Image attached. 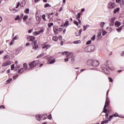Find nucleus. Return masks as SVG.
<instances>
[{"instance_id":"nucleus-34","label":"nucleus","mask_w":124,"mask_h":124,"mask_svg":"<svg viewBox=\"0 0 124 124\" xmlns=\"http://www.w3.org/2000/svg\"><path fill=\"white\" fill-rule=\"evenodd\" d=\"M80 40L75 41L73 42L74 44H79L80 43Z\"/></svg>"},{"instance_id":"nucleus-3","label":"nucleus","mask_w":124,"mask_h":124,"mask_svg":"<svg viewBox=\"0 0 124 124\" xmlns=\"http://www.w3.org/2000/svg\"><path fill=\"white\" fill-rule=\"evenodd\" d=\"M92 51H94V46L93 45L88 46L84 48V51L86 53L92 52Z\"/></svg>"},{"instance_id":"nucleus-48","label":"nucleus","mask_w":124,"mask_h":124,"mask_svg":"<svg viewBox=\"0 0 124 124\" xmlns=\"http://www.w3.org/2000/svg\"><path fill=\"white\" fill-rule=\"evenodd\" d=\"M15 64H13L11 65V70H13V69H14V66H15Z\"/></svg>"},{"instance_id":"nucleus-45","label":"nucleus","mask_w":124,"mask_h":124,"mask_svg":"<svg viewBox=\"0 0 124 124\" xmlns=\"http://www.w3.org/2000/svg\"><path fill=\"white\" fill-rule=\"evenodd\" d=\"M44 31V30H43V29H42L39 31V33L40 34V33H43Z\"/></svg>"},{"instance_id":"nucleus-23","label":"nucleus","mask_w":124,"mask_h":124,"mask_svg":"<svg viewBox=\"0 0 124 124\" xmlns=\"http://www.w3.org/2000/svg\"><path fill=\"white\" fill-rule=\"evenodd\" d=\"M47 117H48V115H47V114H44L42 116L43 120H46Z\"/></svg>"},{"instance_id":"nucleus-55","label":"nucleus","mask_w":124,"mask_h":124,"mask_svg":"<svg viewBox=\"0 0 124 124\" xmlns=\"http://www.w3.org/2000/svg\"><path fill=\"white\" fill-rule=\"evenodd\" d=\"M105 117L106 119H108V117H109V114H108V113H106L105 115Z\"/></svg>"},{"instance_id":"nucleus-40","label":"nucleus","mask_w":124,"mask_h":124,"mask_svg":"<svg viewBox=\"0 0 124 124\" xmlns=\"http://www.w3.org/2000/svg\"><path fill=\"white\" fill-rule=\"evenodd\" d=\"M80 17H81V14H80V13H78V16H77V18L78 19H80Z\"/></svg>"},{"instance_id":"nucleus-59","label":"nucleus","mask_w":124,"mask_h":124,"mask_svg":"<svg viewBox=\"0 0 124 124\" xmlns=\"http://www.w3.org/2000/svg\"><path fill=\"white\" fill-rule=\"evenodd\" d=\"M104 113H106L107 112V108H104Z\"/></svg>"},{"instance_id":"nucleus-24","label":"nucleus","mask_w":124,"mask_h":124,"mask_svg":"<svg viewBox=\"0 0 124 124\" xmlns=\"http://www.w3.org/2000/svg\"><path fill=\"white\" fill-rule=\"evenodd\" d=\"M105 25V22H101L100 23V27L101 28H102V29H103V28H104V26Z\"/></svg>"},{"instance_id":"nucleus-56","label":"nucleus","mask_w":124,"mask_h":124,"mask_svg":"<svg viewBox=\"0 0 124 124\" xmlns=\"http://www.w3.org/2000/svg\"><path fill=\"white\" fill-rule=\"evenodd\" d=\"M122 0H115L116 2H117V3H119V2H121V1Z\"/></svg>"},{"instance_id":"nucleus-18","label":"nucleus","mask_w":124,"mask_h":124,"mask_svg":"<svg viewBox=\"0 0 124 124\" xmlns=\"http://www.w3.org/2000/svg\"><path fill=\"white\" fill-rule=\"evenodd\" d=\"M115 25L116 26V27H117L118 28H119V27L121 26V23L119 21H116L115 23Z\"/></svg>"},{"instance_id":"nucleus-41","label":"nucleus","mask_w":124,"mask_h":124,"mask_svg":"<svg viewBox=\"0 0 124 124\" xmlns=\"http://www.w3.org/2000/svg\"><path fill=\"white\" fill-rule=\"evenodd\" d=\"M20 5H21V3H20V2H18L17 4V6L16 7V8H18L20 6Z\"/></svg>"},{"instance_id":"nucleus-11","label":"nucleus","mask_w":124,"mask_h":124,"mask_svg":"<svg viewBox=\"0 0 124 124\" xmlns=\"http://www.w3.org/2000/svg\"><path fill=\"white\" fill-rule=\"evenodd\" d=\"M82 31H83L82 29H80L79 31H77L76 33H78V34H76V36H80L81 35V33H82Z\"/></svg>"},{"instance_id":"nucleus-6","label":"nucleus","mask_w":124,"mask_h":124,"mask_svg":"<svg viewBox=\"0 0 124 124\" xmlns=\"http://www.w3.org/2000/svg\"><path fill=\"white\" fill-rule=\"evenodd\" d=\"M33 44V49L34 50H36L38 48V46H36V44H37V42L36 41H34L32 42Z\"/></svg>"},{"instance_id":"nucleus-54","label":"nucleus","mask_w":124,"mask_h":124,"mask_svg":"<svg viewBox=\"0 0 124 124\" xmlns=\"http://www.w3.org/2000/svg\"><path fill=\"white\" fill-rule=\"evenodd\" d=\"M5 108V107L4 106H1L0 107V109H4Z\"/></svg>"},{"instance_id":"nucleus-51","label":"nucleus","mask_w":124,"mask_h":124,"mask_svg":"<svg viewBox=\"0 0 124 124\" xmlns=\"http://www.w3.org/2000/svg\"><path fill=\"white\" fill-rule=\"evenodd\" d=\"M27 2V0H23V1L22 2V4H25Z\"/></svg>"},{"instance_id":"nucleus-43","label":"nucleus","mask_w":124,"mask_h":124,"mask_svg":"<svg viewBox=\"0 0 124 124\" xmlns=\"http://www.w3.org/2000/svg\"><path fill=\"white\" fill-rule=\"evenodd\" d=\"M95 39V35H94L92 38H91V40L93 41Z\"/></svg>"},{"instance_id":"nucleus-19","label":"nucleus","mask_w":124,"mask_h":124,"mask_svg":"<svg viewBox=\"0 0 124 124\" xmlns=\"http://www.w3.org/2000/svg\"><path fill=\"white\" fill-rule=\"evenodd\" d=\"M100 35H101V33L100 32L98 33L97 35V37H96V39L97 40H99V39H100L101 38V37L100 36Z\"/></svg>"},{"instance_id":"nucleus-12","label":"nucleus","mask_w":124,"mask_h":124,"mask_svg":"<svg viewBox=\"0 0 124 124\" xmlns=\"http://www.w3.org/2000/svg\"><path fill=\"white\" fill-rule=\"evenodd\" d=\"M28 39L29 41H33V40H34V37L32 36H29L28 37Z\"/></svg>"},{"instance_id":"nucleus-25","label":"nucleus","mask_w":124,"mask_h":124,"mask_svg":"<svg viewBox=\"0 0 124 124\" xmlns=\"http://www.w3.org/2000/svg\"><path fill=\"white\" fill-rule=\"evenodd\" d=\"M123 26H121L119 28L117 29V31H118V32H121V31H122V30H123Z\"/></svg>"},{"instance_id":"nucleus-15","label":"nucleus","mask_w":124,"mask_h":124,"mask_svg":"<svg viewBox=\"0 0 124 124\" xmlns=\"http://www.w3.org/2000/svg\"><path fill=\"white\" fill-rule=\"evenodd\" d=\"M53 58V56H50V55H47L45 57V59H46V60H51Z\"/></svg>"},{"instance_id":"nucleus-35","label":"nucleus","mask_w":124,"mask_h":124,"mask_svg":"<svg viewBox=\"0 0 124 124\" xmlns=\"http://www.w3.org/2000/svg\"><path fill=\"white\" fill-rule=\"evenodd\" d=\"M47 7H51V5L49 4V3L46 4L45 5V8H46Z\"/></svg>"},{"instance_id":"nucleus-53","label":"nucleus","mask_w":124,"mask_h":124,"mask_svg":"<svg viewBox=\"0 0 124 124\" xmlns=\"http://www.w3.org/2000/svg\"><path fill=\"white\" fill-rule=\"evenodd\" d=\"M17 77H18V75H16L13 77V79H15L16 78H17Z\"/></svg>"},{"instance_id":"nucleus-27","label":"nucleus","mask_w":124,"mask_h":124,"mask_svg":"<svg viewBox=\"0 0 124 124\" xmlns=\"http://www.w3.org/2000/svg\"><path fill=\"white\" fill-rule=\"evenodd\" d=\"M24 13H26V14H29L30 13V9L27 8L24 11Z\"/></svg>"},{"instance_id":"nucleus-2","label":"nucleus","mask_w":124,"mask_h":124,"mask_svg":"<svg viewBox=\"0 0 124 124\" xmlns=\"http://www.w3.org/2000/svg\"><path fill=\"white\" fill-rule=\"evenodd\" d=\"M40 63V62H39V61H34L30 63L29 64V68L28 69L30 70L32 69L34 67H35L36 65H38Z\"/></svg>"},{"instance_id":"nucleus-4","label":"nucleus","mask_w":124,"mask_h":124,"mask_svg":"<svg viewBox=\"0 0 124 124\" xmlns=\"http://www.w3.org/2000/svg\"><path fill=\"white\" fill-rule=\"evenodd\" d=\"M116 7V3L109 2L108 4V9H114Z\"/></svg>"},{"instance_id":"nucleus-62","label":"nucleus","mask_w":124,"mask_h":124,"mask_svg":"<svg viewBox=\"0 0 124 124\" xmlns=\"http://www.w3.org/2000/svg\"><path fill=\"white\" fill-rule=\"evenodd\" d=\"M114 117L113 116V115H110V116H109V120H111V119H112V118H113Z\"/></svg>"},{"instance_id":"nucleus-5","label":"nucleus","mask_w":124,"mask_h":124,"mask_svg":"<svg viewBox=\"0 0 124 124\" xmlns=\"http://www.w3.org/2000/svg\"><path fill=\"white\" fill-rule=\"evenodd\" d=\"M92 65L94 67H96V66H98L99 65V62L97 61H94L92 62Z\"/></svg>"},{"instance_id":"nucleus-8","label":"nucleus","mask_w":124,"mask_h":124,"mask_svg":"<svg viewBox=\"0 0 124 124\" xmlns=\"http://www.w3.org/2000/svg\"><path fill=\"white\" fill-rule=\"evenodd\" d=\"M49 48H51V45H45L43 46V49H44L45 51H46V50H47V49H49Z\"/></svg>"},{"instance_id":"nucleus-21","label":"nucleus","mask_w":124,"mask_h":124,"mask_svg":"<svg viewBox=\"0 0 124 124\" xmlns=\"http://www.w3.org/2000/svg\"><path fill=\"white\" fill-rule=\"evenodd\" d=\"M26 71L28 69V64L24 63L23 65V68Z\"/></svg>"},{"instance_id":"nucleus-30","label":"nucleus","mask_w":124,"mask_h":124,"mask_svg":"<svg viewBox=\"0 0 124 124\" xmlns=\"http://www.w3.org/2000/svg\"><path fill=\"white\" fill-rule=\"evenodd\" d=\"M24 71H25V70L22 68H21L19 71H18V73H22V72H24Z\"/></svg>"},{"instance_id":"nucleus-36","label":"nucleus","mask_w":124,"mask_h":124,"mask_svg":"<svg viewBox=\"0 0 124 124\" xmlns=\"http://www.w3.org/2000/svg\"><path fill=\"white\" fill-rule=\"evenodd\" d=\"M74 24H75V25H76V26H79V22H78V21L76 20H74Z\"/></svg>"},{"instance_id":"nucleus-60","label":"nucleus","mask_w":124,"mask_h":124,"mask_svg":"<svg viewBox=\"0 0 124 124\" xmlns=\"http://www.w3.org/2000/svg\"><path fill=\"white\" fill-rule=\"evenodd\" d=\"M78 21L79 25H82V22H81V20L79 19H78Z\"/></svg>"},{"instance_id":"nucleus-50","label":"nucleus","mask_w":124,"mask_h":124,"mask_svg":"<svg viewBox=\"0 0 124 124\" xmlns=\"http://www.w3.org/2000/svg\"><path fill=\"white\" fill-rule=\"evenodd\" d=\"M48 119L49 120H51V119H52V115L49 114V116H48Z\"/></svg>"},{"instance_id":"nucleus-29","label":"nucleus","mask_w":124,"mask_h":124,"mask_svg":"<svg viewBox=\"0 0 124 124\" xmlns=\"http://www.w3.org/2000/svg\"><path fill=\"white\" fill-rule=\"evenodd\" d=\"M56 59H54V60H51L48 63L49 64H52V63H54L56 62V61H55Z\"/></svg>"},{"instance_id":"nucleus-22","label":"nucleus","mask_w":124,"mask_h":124,"mask_svg":"<svg viewBox=\"0 0 124 124\" xmlns=\"http://www.w3.org/2000/svg\"><path fill=\"white\" fill-rule=\"evenodd\" d=\"M114 20V18H112L110 19V21L111 22L110 24V26H114V22H115Z\"/></svg>"},{"instance_id":"nucleus-20","label":"nucleus","mask_w":124,"mask_h":124,"mask_svg":"<svg viewBox=\"0 0 124 124\" xmlns=\"http://www.w3.org/2000/svg\"><path fill=\"white\" fill-rule=\"evenodd\" d=\"M109 121H111V119H110V120H106L104 121H102L101 122V124H108V122H109Z\"/></svg>"},{"instance_id":"nucleus-31","label":"nucleus","mask_w":124,"mask_h":124,"mask_svg":"<svg viewBox=\"0 0 124 124\" xmlns=\"http://www.w3.org/2000/svg\"><path fill=\"white\" fill-rule=\"evenodd\" d=\"M64 26V27H67V26H69V22L68 21H66Z\"/></svg>"},{"instance_id":"nucleus-63","label":"nucleus","mask_w":124,"mask_h":124,"mask_svg":"<svg viewBox=\"0 0 124 124\" xmlns=\"http://www.w3.org/2000/svg\"><path fill=\"white\" fill-rule=\"evenodd\" d=\"M36 19L37 21H39L40 18H39V17L37 16V17H36Z\"/></svg>"},{"instance_id":"nucleus-14","label":"nucleus","mask_w":124,"mask_h":124,"mask_svg":"<svg viewBox=\"0 0 124 124\" xmlns=\"http://www.w3.org/2000/svg\"><path fill=\"white\" fill-rule=\"evenodd\" d=\"M35 117H36V120H37V121H40V120H41V115H36V116H35Z\"/></svg>"},{"instance_id":"nucleus-52","label":"nucleus","mask_w":124,"mask_h":124,"mask_svg":"<svg viewBox=\"0 0 124 124\" xmlns=\"http://www.w3.org/2000/svg\"><path fill=\"white\" fill-rule=\"evenodd\" d=\"M107 34V31H104L103 32L102 35L104 36V35H105V34Z\"/></svg>"},{"instance_id":"nucleus-61","label":"nucleus","mask_w":124,"mask_h":124,"mask_svg":"<svg viewBox=\"0 0 124 124\" xmlns=\"http://www.w3.org/2000/svg\"><path fill=\"white\" fill-rule=\"evenodd\" d=\"M8 57H9L8 55L5 56L4 57V60H6L7 59H8Z\"/></svg>"},{"instance_id":"nucleus-13","label":"nucleus","mask_w":124,"mask_h":124,"mask_svg":"<svg viewBox=\"0 0 124 124\" xmlns=\"http://www.w3.org/2000/svg\"><path fill=\"white\" fill-rule=\"evenodd\" d=\"M120 6L122 8H124V0H121L120 2Z\"/></svg>"},{"instance_id":"nucleus-44","label":"nucleus","mask_w":124,"mask_h":124,"mask_svg":"<svg viewBox=\"0 0 124 124\" xmlns=\"http://www.w3.org/2000/svg\"><path fill=\"white\" fill-rule=\"evenodd\" d=\"M42 17L44 21H46V19L45 18V15H43Z\"/></svg>"},{"instance_id":"nucleus-64","label":"nucleus","mask_w":124,"mask_h":124,"mask_svg":"<svg viewBox=\"0 0 124 124\" xmlns=\"http://www.w3.org/2000/svg\"><path fill=\"white\" fill-rule=\"evenodd\" d=\"M121 56H124V51H123L121 53Z\"/></svg>"},{"instance_id":"nucleus-16","label":"nucleus","mask_w":124,"mask_h":124,"mask_svg":"<svg viewBox=\"0 0 124 124\" xmlns=\"http://www.w3.org/2000/svg\"><path fill=\"white\" fill-rule=\"evenodd\" d=\"M105 104H106L107 105H109V104H110V100H109L108 97H107Z\"/></svg>"},{"instance_id":"nucleus-7","label":"nucleus","mask_w":124,"mask_h":124,"mask_svg":"<svg viewBox=\"0 0 124 124\" xmlns=\"http://www.w3.org/2000/svg\"><path fill=\"white\" fill-rule=\"evenodd\" d=\"M53 31L55 34H58V31H59V27L58 26H55L53 27Z\"/></svg>"},{"instance_id":"nucleus-42","label":"nucleus","mask_w":124,"mask_h":124,"mask_svg":"<svg viewBox=\"0 0 124 124\" xmlns=\"http://www.w3.org/2000/svg\"><path fill=\"white\" fill-rule=\"evenodd\" d=\"M24 21H26V20H27V19H28V16H25L23 18Z\"/></svg>"},{"instance_id":"nucleus-38","label":"nucleus","mask_w":124,"mask_h":124,"mask_svg":"<svg viewBox=\"0 0 124 124\" xmlns=\"http://www.w3.org/2000/svg\"><path fill=\"white\" fill-rule=\"evenodd\" d=\"M12 81V78H9L7 81L6 82L7 83V84H9V83H10V82Z\"/></svg>"},{"instance_id":"nucleus-9","label":"nucleus","mask_w":124,"mask_h":124,"mask_svg":"<svg viewBox=\"0 0 124 124\" xmlns=\"http://www.w3.org/2000/svg\"><path fill=\"white\" fill-rule=\"evenodd\" d=\"M11 64V62L7 61L5 62L2 64V66H7V65H10Z\"/></svg>"},{"instance_id":"nucleus-49","label":"nucleus","mask_w":124,"mask_h":124,"mask_svg":"<svg viewBox=\"0 0 124 124\" xmlns=\"http://www.w3.org/2000/svg\"><path fill=\"white\" fill-rule=\"evenodd\" d=\"M91 43H92V41L90 40L87 42L86 44L89 45V44H91Z\"/></svg>"},{"instance_id":"nucleus-1","label":"nucleus","mask_w":124,"mask_h":124,"mask_svg":"<svg viewBox=\"0 0 124 124\" xmlns=\"http://www.w3.org/2000/svg\"><path fill=\"white\" fill-rule=\"evenodd\" d=\"M62 55H65L66 58H67L64 59V61L65 62H68V60H69V59H72V60H73V59H74V56H73V53L72 52L65 51L64 52H62Z\"/></svg>"},{"instance_id":"nucleus-58","label":"nucleus","mask_w":124,"mask_h":124,"mask_svg":"<svg viewBox=\"0 0 124 124\" xmlns=\"http://www.w3.org/2000/svg\"><path fill=\"white\" fill-rule=\"evenodd\" d=\"M16 39H17V37L15 36V37L13 38V41H14V40H16Z\"/></svg>"},{"instance_id":"nucleus-39","label":"nucleus","mask_w":124,"mask_h":124,"mask_svg":"<svg viewBox=\"0 0 124 124\" xmlns=\"http://www.w3.org/2000/svg\"><path fill=\"white\" fill-rule=\"evenodd\" d=\"M52 26H54V23H50L49 24H48V28H51Z\"/></svg>"},{"instance_id":"nucleus-17","label":"nucleus","mask_w":124,"mask_h":124,"mask_svg":"<svg viewBox=\"0 0 124 124\" xmlns=\"http://www.w3.org/2000/svg\"><path fill=\"white\" fill-rule=\"evenodd\" d=\"M120 8H117L116 9H115L114 11H113V14H116V13H118V12H119V11H120Z\"/></svg>"},{"instance_id":"nucleus-37","label":"nucleus","mask_w":124,"mask_h":124,"mask_svg":"<svg viewBox=\"0 0 124 124\" xmlns=\"http://www.w3.org/2000/svg\"><path fill=\"white\" fill-rule=\"evenodd\" d=\"M44 55H45V54L44 53H43L40 55H39L37 58H41V57H43V56H44Z\"/></svg>"},{"instance_id":"nucleus-46","label":"nucleus","mask_w":124,"mask_h":124,"mask_svg":"<svg viewBox=\"0 0 124 124\" xmlns=\"http://www.w3.org/2000/svg\"><path fill=\"white\" fill-rule=\"evenodd\" d=\"M20 19V17L19 16V15L17 16L16 17H15L16 21H17V20H19Z\"/></svg>"},{"instance_id":"nucleus-33","label":"nucleus","mask_w":124,"mask_h":124,"mask_svg":"<svg viewBox=\"0 0 124 124\" xmlns=\"http://www.w3.org/2000/svg\"><path fill=\"white\" fill-rule=\"evenodd\" d=\"M112 116H113V117H119V118L120 117V115L119 114H118V113H116L114 114H112Z\"/></svg>"},{"instance_id":"nucleus-32","label":"nucleus","mask_w":124,"mask_h":124,"mask_svg":"<svg viewBox=\"0 0 124 124\" xmlns=\"http://www.w3.org/2000/svg\"><path fill=\"white\" fill-rule=\"evenodd\" d=\"M38 34H40L39 31H38L34 32L33 33V35H35H35H38Z\"/></svg>"},{"instance_id":"nucleus-26","label":"nucleus","mask_w":124,"mask_h":124,"mask_svg":"<svg viewBox=\"0 0 124 124\" xmlns=\"http://www.w3.org/2000/svg\"><path fill=\"white\" fill-rule=\"evenodd\" d=\"M89 27H90V25H86L83 26V31H86V30H87V29L88 28H89Z\"/></svg>"},{"instance_id":"nucleus-47","label":"nucleus","mask_w":124,"mask_h":124,"mask_svg":"<svg viewBox=\"0 0 124 124\" xmlns=\"http://www.w3.org/2000/svg\"><path fill=\"white\" fill-rule=\"evenodd\" d=\"M108 79H109V82H110L111 83H112L113 79L111 78H108Z\"/></svg>"},{"instance_id":"nucleus-10","label":"nucleus","mask_w":124,"mask_h":124,"mask_svg":"<svg viewBox=\"0 0 124 124\" xmlns=\"http://www.w3.org/2000/svg\"><path fill=\"white\" fill-rule=\"evenodd\" d=\"M102 71L103 72L106 73V74H110V72H109V71H108L106 68H102Z\"/></svg>"},{"instance_id":"nucleus-28","label":"nucleus","mask_w":124,"mask_h":124,"mask_svg":"<svg viewBox=\"0 0 124 124\" xmlns=\"http://www.w3.org/2000/svg\"><path fill=\"white\" fill-rule=\"evenodd\" d=\"M52 39L53 40H54V41H56V42L58 41V36H55L53 37Z\"/></svg>"},{"instance_id":"nucleus-57","label":"nucleus","mask_w":124,"mask_h":124,"mask_svg":"<svg viewBox=\"0 0 124 124\" xmlns=\"http://www.w3.org/2000/svg\"><path fill=\"white\" fill-rule=\"evenodd\" d=\"M62 28H60L59 29H58V31H62Z\"/></svg>"}]
</instances>
